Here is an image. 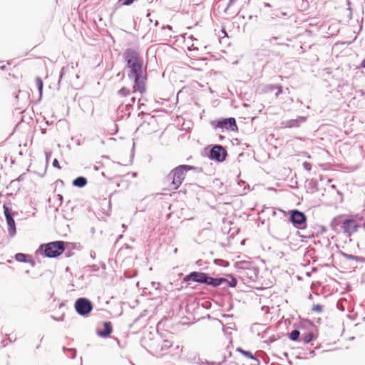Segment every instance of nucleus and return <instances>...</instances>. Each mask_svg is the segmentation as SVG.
Segmentation results:
<instances>
[{"mask_svg":"<svg viewBox=\"0 0 365 365\" xmlns=\"http://www.w3.org/2000/svg\"><path fill=\"white\" fill-rule=\"evenodd\" d=\"M277 339H275L274 338L273 339H272L271 342H274V341H276Z\"/></svg>","mask_w":365,"mask_h":365,"instance_id":"nucleus-44","label":"nucleus"},{"mask_svg":"<svg viewBox=\"0 0 365 365\" xmlns=\"http://www.w3.org/2000/svg\"><path fill=\"white\" fill-rule=\"evenodd\" d=\"M87 183V180L84 177H78L73 181V185L78 187H83Z\"/></svg>","mask_w":365,"mask_h":365,"instance_id":"nucleus-15","label":"nucleus"},{"mask_svg":"<svg viewBox=\"0 0 365 365\" xmlns=\"http://www.w3.org/2000/svg\"><path fill=\"white\" fill-rule=\"evenodd\" d=\"M264 6L269 8V7H271V5L269 3H264Z\"/></svg>","mask_w":365,"mask_h":365,"instance_id":"nucleus-36","label":"nucleus"},{"mask_svg":"<svg viewBox=\"0 0 365 365\" xmlns=\"http://www.w3.org/2000/svg\"><path fill=\"white\" fill-rule=\"evenodd\" d=\"M223 331H224V332H225V334H231V332L230 331V329H227V328H226V327L223 329Z\"/></svg>","mask_w":365,"mask_h":365,"instance_id":"nucleus-32","label":"nucleus"},{"mask_svg":"<svg viewBox=\"0 0 365 365\" xmlns=\"http://www.w3.org/2000/svg\"><path fill=\"white\" fill-rule=\"evenodd\" d=\"M224 283L226 284V285L230 287H235L237 285V280L235 278H232L231 280L226 279Z\"/></svg>","mask_w":365,"mask_h":365,"instance_id":"nucleus-22","label":"nucleus"},{"mask_svg":"<svg viewBox=\"0 0 365 365\" xmlns=\"http://www.w3.org/2000/svg\"><path fill=\"white\" fill-rule=\"evenodd\" d=\"M277 38H278V37L273 36V37H272L269 41V42H270V43H272V41L273 40H277Z\"/></svg>","mask_w":365,"mask_h":365,"instance_id":"nucleus-35","label":"nucleus"},{"mask_svg":"<svg viewBox=\"0 0 365 365\" xmlns=\"http://www.w3.org/2000/svg\"><path fill=\"white\" fill-rule=\"evenodd\" d=\"M131 103H129L128 104H127V106H131V103H135V98L134 97H133L131 99Z\"/></svg>","mask_w":365,"mask_h":365,"instance_id":"nucleus-33","label":"nucleus"},{"mask_svg":"<svg viewBox=\"0 0 365 365\" xmlns=\"http://www.w3.org/2000/svg\"><path fill=\"white\" fill-rule=\"evenodd\" d=\"M4 215H5L6 219L9 217H12L11 210L9 207H8L7 206H6L5 205H4Z\"/></svg>","mask_w":365,"mask_h":365,"instance_id":"nucleus-23","label":"nucleus"},{"mask_svg":"<svg viewBox=\"0 0 365 365\" xmlns=\"http://www.w3.org/2000/svg\"><path fill=\"white\" fill-rule=\"evenodd\" d=\"M123 58L129 68L128 78L133 81V92L143 93L145 91V77L143 76L142 61L138 51L133 48H127Z\"/></svg>","mask_w":365,"mask_h":365,"instance_id":"nucleus-1","label":"nucleus"},{"mask_svg":"<svg viewBox=\"0 0 365 365\" xmlns=\"http://www.w3.org/2000/svg\"><path fill=\"white\" fill-rule=\"evenodd\" d=\"M307 120V117L299 116L296 119H290L283 123L284 125L287 128H297L301 123Z\"/></svg>","mask_w":365,"mask_h":365,"instance_id":"nucleus-11","label":"nucleus"},{"mask_svg":"<svg viewBox=\"0 0 365 365\" xmlns=\"http://www.w3.org/2000/svg\"><path fill=\"white\" fill-rule=\"evenodd\" d=\"M237 351L242 354L246 358L257 360V358L249 351L243 350L242 348H237Z\"/></svg>","mask_w":365,"mask_h":365,"instance_id":"nucleus-17","label":"nucleus"},{"mask_svg":"<svg viewBox=\"0 0 365 365\" xmlns=\"http://www.w3.org/2000/svg\"><path fill=\"white\" fill-rule=\"evenodd\" d=\"M28 255L23 253H17L15 255V259L19 262H26Z\"/></svg>","mask_w":365,"mask_h":365,"instance_id":"nucleus-19","label":"nucleus"},{"mask_svg":"<svg viewBox=\"0 0 365 365\" xmlns=\"http://www.w3.org/2000/svg\"><path fill=\"white\" fill-rule=\"evenodd\" d=\"M336 221H337V220H336V219H334V221L332 222L331 225H332L333 227H334V225L336 223Z\"/></svg>","mask_w":365,"mask_h":365,"instance_id":"nucleus-38","label":"nucleus"},{"mask_svg":"<svg viewBox=\"0 0 365 365\" xmlns=\"http://www.w3.org/2000/svg\"><path fill=\"white\" fill-rule=\"evenodd\" d=\"M290 220L292 224L299 229H303L306 225L305 215L298 210H293L290 216Z\"/></svg>","mask_w":365,"mask_h":365,"instance_id":"nucleus-6","label":"nucleus"},{"mask_svg":"<svg viewBox=\"0 0 365 365\" xmlns=\"http://www.w3.org/2000/svg\"><path fill=\"white\" fill-rule=\"evenodd\" d=\"M251 330L254 332V331H264L265 329H264V325L262 324H253L251 327Z\"/></svg>","mask_w":365,"mask_h":365,"instance_id":"nucleus-20","label":"nucleus"},{"mask_svg":"<svg viewBox=\"0 0 365 365\" xmlns=\"http://www.w3.org/2000/svg\"><path fill=\"white\" fill-rule=\"evenodd\" d=\"M6 220V223L8 225L9 234L11 237H14L16 232L15 221H14L13 217H9Z\"/></svg>","mask_w":365,"mask_h":365,"instance_id":"nucleus-13","label":"nucleus"},{"mask_svg":"<svg viewBox=\"0 0 365 365\" xmlns=\"http://www.w3.org/2000/svg\"><path fill=\"white\" fill-rule=\"evenodd\" d=\"M287 16L286 12H281L280 15L272 14L271 15V19H274L275 17H281V16Z\"/></svg>","mask_w":365,"mask_h":365,"instance_id":"nucleus-27","label":"nucleus"},{"mask_svg":"<svg viewBox=\"0 0 365 365\" xmlns=\"http://www.w3.org/2000/svg\"><path fill=\"white\" fill-rule=\"evenodd\" d=\"M36 85L38 88V92H39V96H40V97H41L43 83L42 79L40 77L36 78Z\"/></svg>","mask_w":365,"mask_h":365,"instance_id":"nucleus-18","label":"nucleus"},{"mask_svg":"<svg viewBox=\"0 0 365 365\" xmlns=\"http://www.w3.org/2000/svg\"><path fill=\"white\" fill-rule=\"evenodd\" d=\"M226 281L225 278H213L211 277H208V281L207 285L212 286L213 287H218L224 283Z\"/></svg>","mask_w":365,"mask_h":365,"instance_id":"nucleus-14","label":"nucleus"},{"mask_svg":"<svg viewBox=\"0 0 365 365\" xmlns=\"http://www.w3.org/2000/svg\"><path fill=\"white\" fill-rule=\"evenodd\" d=\"M216 127L225 128L232 131L236 130L237 129L236 120L234 118H225L218 121Z\"/></svg>","mask_w":365,"mask_h":365,"instance_id":"nucleus-10","label":"nucleus"},{"mask_svg":"<svg viewBox=\"0 0 365 365\" xmlns=\"http://www.w3.org/2000/svg\"><path fill=\"white\" fill-rule=\"evenodd\" d=\"M343 256L346 259H354V260H356V259H357L356 256H354V255H349V254L343 253Z\"/></svg>","mask_w":365,"mask_h":365,"instance_id":"nucleus-25","label":"nucleus"},{"mask_svg":"<svg viewBox=\"0 0 365 365\" xmlns=\"http://www.w3.org/2000/svg\"><path fill=\"white\" fill-rule=\"evenodd\" d=\"M250 271L254 272L255 277L257 276V270L255 269H254L253 270L250 269Z\"/></svg>","mask_w":365,"mask_h":365,"instance_id":"nucleus-37","label":"nucleus"},{"mask_svg":"<svg viewBox=\"0 0 365 365\" xmlns=\"http://www.w3.org/2000/svg\"><path fill=\"white\" fill-rule=\"evenodd\" d=\"M75 309L80 315H86L92 311V303L86 298H79L75 302Z\"/></svg>","mask_w":365,"mask_h":365,"instance_id":"nucleus-5","label":"nucleus"},{"mask_svg":"<svg viewBox=\"0 0 365 365\" xmlns=\"http://www.w3.org/2000/svg\"><path fill=\"white\" fill-rule=\"evenodd\" d=\"M299 337L303 342H311L314 339L315 327L310 321H302L298 326Z\"/></svg>","mask_w":365,"mask_h":365,"instance_id":"nucleus-3","label":"nucleus"},{"mask_svg":"<svg viewBox=\"0 0 365 365\" xmlns=\"http://www.w3.org/2000/svg\"><path fill=\"white\" fill-rule=\"evenodd\" d=\"M227 151L222 145H215L210 151V158L217 162H223L227 156Z\"/></svg>","mask_w":365,"mask_h":365,"instance_id":"nucleus-7","label":"nucleus"},{"mask_svg":"<svg viewBox=\"0 0 365 365\" xmlns=\"http://www.w3.org/2000/svg\"><path fill=\"white\" fill-rule=\"evenodd\" d=\"M130 90L125 87H123L118 92V95L122 97H125V96H128L130 94Z\"/></svg>","mask_w":365,"mask_h":365,"instance_id":"nucleus-21","label":"nucleus"},{"mask_svg":"<svg viewBox=\"0 0 365 365\" xmlns=\"http://www.w3.org/2000/svg\"><path fill=\"white\" fill-rule=\"evenodd\" d=\"M303 167L305 170L310 171L312 169V165L308 162H304L303 163Z\"/></svg>","mask_w":365,"mask_h":365,"instance_id":"nucleus-26","label":"nucleus"},{"mask_svg":"<svg viewBox=\"0 0 365 365\" xmlns=\"http://www.w3.org/2000/svg\"><path fill=\"white\" fill-rule=\"evenodd\" d=\"M208 277L207 274L203 272H192L190 274L186 275L184 278V281L187 282L190 281L198 282V283H202V284H207Z\"/></svg>","mask_w":365,"mask_h":365,"instance_id":"nucleus-8","label":"nucleus"},{"mask_svg":"<svg viewBox=\"0 0 365 365\" xmlns=\"http://www.w3.org/2000/svg\"><path fill=\"white\" fill-rule=\"evenodd\" d=\"M236 1L237 0H230L226 9H229L230 7H232L235 4Z\"/></svg>","mask_w":365,"mask_h":365,"instance_id":"nucleus-29","label":"nucleus"},{"mask_svg":"<svg viewBox=\"0 0 365 365\" xmlns=\"http://www.w3.org/2000/svg\"><path fill=\"white\" fill-rule=\"evenodd\" d=\"M58 197H59V199H60L61 200H62L63 197H62L61 195H58Z\"/></svg>","mask_w":365,"mask_h":365,"instance_id":"nucleus-43","label":"nucleus"},{"mask_svg":"<svg viewBox=\"0 0 365 365\" xmlns=\"http://www.w3.org/2000/svg\"><path fill=\"white\" fill-rule=\"evenodd\" d=\"M226 328H227L228 329L230 330H233L234 328H235V324L233 323H230L227 324V326L226 327Z\"/></svg>","mask_w":365,"mask_h":365,"instance_id":"nucleus-31","label":"nucleus"},{"mask_svg":"<svg viewBox=\"0 0 365 365\" xmlns=\"http://www.w3.org/2000/svg\"><path fill=\"white\" fill-rule=\"evenodd\" d=\"M167 28H168V29H169V30H171V29H172V27H171L170 26H169V25H168V26H167Z\"/></svg>","mask_w":365,"mask_h":365,"instance_id":"nucleus-42","label":"nucleus"},{"mask_svg":"<svg viewBox=\"0 0 365 365\" xmlns=\"http://www.w3.org/2000/svg\"><path fill=\"white\" fill-rule=\"evenodd\" d=\"M281 93H282V88L281 86L277 87V92L276 93V96L278 97Z\"/></svg>","mask_w":365,"mask_h":365,"instance_id":"nucleus-30","label":"nucleus"},{"mask_svg":"<svg viewBox=\"0 0 365 365\" xmlns=\"http://www.w3.org/2000/svg\"><path fill=\"white\" fill-rule=\"evenodd\" d=\"M358 227V223L354 219H346L341 222V225L343 232L349 235L356 232Z\"/></svg>","mask_w":365,"mask_h":365,"instance_id":"nucleus-9","label":"nucleus"},{"mask_svg":"<svg viewBox=\"0 0 365 365\" xmlns=\"http://www.w3.org/2000/svg\"><path fill=\"white\" fill-rule=\"evenodd\" d=\"M298 327L297 329L292 331L290 333H288V338L292 341H297L299 338Z\"/></svg>","mask_w":365,"mask_h":365,"instance_id":"nucleus-16","label":"nucleus"},{"mask_svg":"<svg viewBox=\"0 0 365 365\" xmlns=\"http://www.w3.org/2000/svg\"><path fill=\"white\" fill-rule=\"evenodd\" d=\"M53 166L57 169H61V166L58 163V161L57 159H54L53 161V163H52Z\"/></svg>","mask_w":365,"mask_h":365,"instance_id":"nucleus-28","label":"nucleus"},{"mask_svg":"<svg viewBox=\"0 0 365 365\" xmlns=\"http://www.w3.org/2000/svg\"><path fill=\"white\" fill-rule=\"evenodd\" d=\"M312 310L314 312L321 313L323 310V307L320 304H315L312 307Z\"/></svg>","mask_w":365,"mask_h":365,"instance_id":"nucleus-24","label":"nucleus"},{"mask_svg":"<svg viewBox=\"0 0 365 365\" xmlns=\"http://www.w3.org/2000/svg\"><path fill=\"white\" fill-rule=\"evenodd\" d=\"M49 156H51V154H48V153H46V160H48V159L49 158Z\"/></svg>","mask_w":365,"mask_h":365,"instance_id":"nucleus-40","label":"nucleus"},{"mask_svg":"<svg viewBox=\"0 0 365 365\" xmlns=\"http://www.w3.org/2000/svg\"><path fill=\"white\" fill-rule=\"evenodd\" d=\"M361 66L365 68V59L362 61Z\"/></svg>","mask_w":365,"mask_h":365,"instance_id":"nucleus-39","label":"nucleus"},{"mask_svg":"<svg viewBox=\"0 0 365 365\" xmlns=\"http://www.w3.org/2000/svg\"><path fill=\"white\" fill-rule=\"evenodd\" d=\"M178 251V249H175L174 252L176 253Z\"/></svg>","mask_w":365,"mask_h":365,"instance_id":"nucleus-46","label":"nucleus"},{"mask_svg":"<svg viewBox=\"0 0 365 365\" xmlns=\"http://www.w3.org/2000/svg\"><path fill=\"white\" fill-rule=\"evenodd\" d=\"M49 156H51V154H48V153H46V160H48V159L49 158Z\"/></svg>","mask_w":365,"mask_h":365,"instance_id":"nucleus-41","label":"nucleus"},{"mask_svg":"<svg viewBox=\"0 0 365 365\" xmlns=\"http://www.w3.org/2000/svg\"><path fill=\"white\" fill-rule=\"evenodd\" d=\"M194 169L195 168L193 166L187 165H179L174 168L167 176L168 180H172V189L177 190L182 185L185 177V173Z\"/></svg>","mask_w":365,"mask_h":365,"instance_id":"nucleus-2","label":"nucleus"},{"mask_svg":"<svg viewBox=\"0 0 365 365\" xmlns=\"http://www.w3.org/2000/svg\"><path fill=\"white\" fill-rule=\"evenodd\" d=\"M278 86H279L278 85H272L270 87H271L272 90H274V89H277Z\"/></svg>","mask_w":365,"mask_h":365,"instance_id":"nucleus-34","label":"nucleus"},{"mask_svg":"<svg viewBox=\"0 0 365 365\" xmlns=\"http://www.w3.org/2000/svg\"><path fill=\"white\" fill-rule=\"evenodd\" d=\"M155 26H158V21H155Z\"/></svg>","mask_w":365,"mask_h":365,"instance_id":"nucleus-45","label":"nucleus"},{"mask_svg":"<svg viewBox=\"0 0 365 365\" xmlns=\"http://www.w3.org/2000/svg\"><path fill=\"white\" fill-rule=\"evenodd\" d=\"M112 331V325L110 322H106L103 323V329H98L97 331L98 335L106 337L108 336Z\"/></svg>","mask_w":365,"mask_h":365,"instance_id":"nucleus-12","label":"nucleus"},{"mask_svg":"<svg viewBox=\"0 0 365 365\" xmlns=\"http://www.w3.org/2000/svg\"><path fill=\"white\" fill-rule=\"evenodd\" d=\"M64 250L63 241H55L45 245L44 253L47 257H56Z\"/></svg>","mask_w":365,"mask_h":365,"instance_id":"nucleus-4","label":"nucleus"}]
</instances>
